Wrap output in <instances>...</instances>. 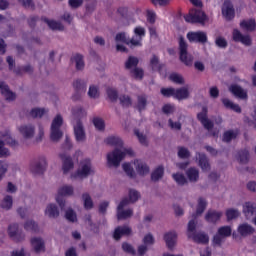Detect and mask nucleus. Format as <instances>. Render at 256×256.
Instances as JSON below:
<instances>
[{
  "instance_id": "36",
  "label": "nucleus",
  "mask_w": 256,
  "mask_h": 256,
  "mask_svg": "<svg viewBox=\"0 0 256 256\" xmlns=\"http://www.w3.org/2000/svg\"><path fill=\"white\" fill-rule=\"evenodd\" d=\"M0 207L4 209V211H11V209H13V196L6 195L0 202Z\"/></svg>"
},
{
  "instance_id": "42",
  "label": "nucleus",
  "mask_w": 256,
  "mask_h": 256,
  "mask_svg": "<svg viewBox=\"0 0 256 256\" xmlns=\"http://www.w3.org/2000/svg\"><path fill=\"white\" fill-rule=\"evenodd\" d=\"M192 15L196 23H205L207 21V15L202 10L194 9L192 10Z\"/></svg>"
},
{
  "instance_id": "64",
  "label": "nucleus",
  "mask_w": 256,
  "mask_h": 256,
  "mask_svg": "<svg viewBox=\"0 0 256 256\" xmlns=\"http://www.w3.org/2000/svg\"><path fill=\"white\" fill-rule=\"evenodd\" d=\"M135 79H143V68L136 67L130 71Z\"/></svg>"
},
{
  "instance_id": "8",
  "label": "nucleus",
  "mask_w": 256,
  "mask_h": 256,
  "mask_svg": "<svg viewBox=\"0 0 256 256\" xmlns=\"http://www.w3.org/2000/svg\"><path fill=\"white\" fill-rule=\"evenodd\" d=\"M208 109L206 106L202 107V111L197 114V119L200 121V123L203 125L204 129L207 131H212L213 127H215V124H213V121L209 119V116L207 115Z\"/></svg>"
},
{
  "instance_id": "26",
  "label": "nucleus",
  "mask_w": 256,
  "mask_h": 256,
  "mask_svg": "<svg viewBox=\"0 0 256 256\" xmlns=\"http://www.w3.org/2000/svg\"><path fill=\"white\" fill-rule=\"evenodd\" d=\"M134 165H135V169H136L138 175H141L142 177L145 175H148L149 166L145 162L136 160L134 162Z\"/></svg>"
},
{
  "instance_id": "2",
  "label": "nucleus",
  "mask_w": 256,
  "mask_h": 256,
  "mask_svg": "<svg viewBox=\"0 0 256 256\" xmlns=\"http://www.w3.org/2000/svg\"><path fill=\"white\" fill-rule=\"evenodd\" d=\"M63 126V117L58 114L52 121L50 128V141L52 143H59L63 139V131L61 127Z\"/></svg>"
},
{
  "instance_id": "4",
  "label": "nucleus",
  "mask_w": 256,
  "mask_h": 256,
  "mask_svg": "<svg viewBox=\"0 0 256 256\" xmlns=\"http://www.w3.org/2000/svg\"><path fill=\"white\" fill-rule=\"evenodd\" d=\"M0 137L4 139V141L0 140V157H10L11 152L5 147V143L9 145V147H19V142L7 132L1 134Z\"/></svg>"
},
{
  "instance_id": "62",
  "label": "nucleus",
  "mask_w": 256,
  "mask_h": 256,
  "mask_svg": "<svg viewBox=\"0 0 256 256\" xmlns=\"http://www.w3.org/2000/svg\"><path fill=\"white\" fill-rule=\"evenodd\" d=\"M122 251H124V253H128L129 255H135V253H136L135 248L133 247V245H131L128 242H123L122 243Z\"/></svg>"
},
{
  "instance_id": "57",
  "label": "nucleus",
  "mask_w": 256,
  "mask_h": 256,
  "mask_svg": "<svg viewBox=\"0 0 256 256\" xmlns=\"http://www.w3.org/2000/svg\"><path fill=\"white\" fill-rule=\"evenodd\" d=\"M123 171L130 177V179H135V170L131 167V164L129 163H124L122 165Z\"/></svg>"
},
{
  "instance_id": "20",
  "label": "nucleus",
  "mask_w": 256,
  "mask_h": 256,
  "mask_svg": "<svg viewBox=\"0 0 256 256\" xmlns=\"http://www.w3.org/2000/svg\"><path fill=\"white\" fill-rule=\"evenodd\" d=\"M164 241L169 251H173L175 245H177V232L172 231L164 234Z\"/></svg>"
},
{
  "instance_id": "14",
  "label": "nucleus",
  "mask_w": 256,
  "mask_h": 256,
  "mask_svg": "<svg viewBox=\"0 0 256 256\" xmlns=\"http://www.w3.org/2000/svg\"><path fill=\"white\" fill-rule=\"evenodd\" d=\"M23 139L29 141L35 137V125L34 124H23L19 129Z\"/></svg>"
},
{
  "instance_id": "30",
  "label": "nucleus",
  "mask_w": 256,
  "mask_h": 256,
  "mask_svg": "<svg viewBox=\"0 0 256 256\" xmlns=\"http://www.w3.org/2000/svg\"><path fill=\"white\" fill-rule=\"evenodd\" d=\"M186 177L190 183H197L199 181V169L191 167L186 171Z\"/></svg>"
},
{
  "instance_id": "5",
  "label": "nucleus",
  "mask_w": 256,
  "mask_h": 256,
  "mask_svg": "<svg viewBox=\"0 0 256 256\" xmlns=\"http://www.w3.org/2000/svg\"><path fill=\"white\" fill-rule=\"evenodd\" d=\"M89 175H95V170L91 165V160H85L81 163L80 168L77 170V173L73 174L71 177L74 179H87Z\"/></svg>"
},
{
  "instance_id": "23",
  "label": "nucleus",
  "mask_w": 256,
  "mask_h": 256,
  "mask_svg": "<svg viewBox=\"0 0 256 256\" xmlns=\"http://www.w3.org/2000/svg\"><path fill=\"white\" fill-rule=\"evenodd\" d=\"M205 209H207V200L205 198L200 197L198 199V204L196 208V212L191 215L194 219H197L198 217H201L203 213H205Z\"/></svg>"
},
{
  "instance_id": "13",
  "label": "nucleus",
  "mask_w": 256,
  "mask_h": 256,
  "mask_svg": "<svg viewBox=\"0 0 256 256\" xmlns=\"http://www.w3.org/2000/svg\"><path fill=\"white\" fill-rule=\"evenodd\" d=\"M222 15L225 17L226 21H233L235 19V8L231 1H225L222 6Z\"/></svg>"
},
{
  "instance_id": "9",
  "label": "nucleus",
  "mask_w": 256,
  "mask_h": 256,
  "mask_svg": "<svg viewBox=\"0 0 256 256\" xmlns=\"http://www.w3.org/2000/svg\"><path fill=\"white\" fill-rule=\"evenodd\" d=\"M115 41L117 43L121 42L125 43L126 45H130L131 49H134V47H141V40H134L133 38L129 40L127 39V35L125 34V32H120L116 34Z\"/></svg>"
},
{
  "instance_id": "49",
  "label": "nucleus",
  "mask_w": 256,
  "mask_h": 256,
  "mask_svg": "<svg viewBox=\"0 0 256 256\" xmlns=\"http://www.w3.org/2000/svg\"><path fill=\"white\" fill-rule=\"evenodd\" d=\"M169 80L176 85H185V78L181 74L172 73L169 75Z\"/></svg>"
},
{
  "instance_id": "33",
  "label": "nucleus",
  "mask_w": 256,
  "mask_h": 256,
  "mask_svg": "<svg viewBox=\"0 0 256 256\" xmlns=\"http://www.w3.org/2000/svg\"><path fill=\"white\" fill-rule=\"evenodd\" d=\"M150 67H151L152 71H162L163 68L165 67V64H162L159 61V57L157 55L153 54L150 59Z\"/></svg>"
},
{
  "instance_id": "6",
  "label": "nucleus",
  "mask_w": 256,
  "mask_h": 256,
  "mask_svg": "<svg viewBox=\"0 0 256 256\" xmlns=\"http://www.w3.org/2000/svg\"><path fill=\"white\" fill-rule=\"evenodd\" d=\"M47 169V158L40 156L38 160L31 164L30 171L33 175H43Z\"/></svg>"
},
{
  "instance_id": "24",
  "label": "nucleus",
  "mask_w": 256,
  "mask_h": 256,
  "mask_svg": "<svg viewBox=\"0 0 256 256\" xmlns=\"http://www.w3.org/2000/svg\"><path fill=\"white\" fill-rule=\"evenodd\" d=\"M222 216V212H217V210H208L205 215V221H207V223H217Z\"/></svg>"
},
{
  "instance_id": "28",
  "label": "nucleus",
  "mask_w": 256,
  "mask_h": 256,
  "mask_svg": "<svg viewBox=\"0 0 256 256\" xmlns=\"http://www.w3.org/2000/svg\"><path fill=\"white\" fill-rule=\"evenodd\" d=\"M42 21H44V23H47L48 27L52 31H65V26L61 24V22L49 20V18H42Z\"/></svg>"
},
{
  "instance_id": "56",
  "label": "nucleus",
  "mask_w": 256,
  "mask_h": 256,
  "mask_svg": "<svg viewBox=\"0 0 256 256\" xmlns=\"http://www.w3.org/2000/svg\"><path fill=\"white\" fill-rule=\"evenodd\" d=\"M172 177L178 185L183 186V185H187V183H188L187 178L185 177V175H183L181 173L173 174Z\"/></svg>"
},
{
  "instance_id": "10",
  "label": "nucleus",
  "mask_w": 256,
  "mask_h": 256,
  "mask_svg": "<svg viewBox=\"0 0 256 256\" xmlns=\"http://www.w3.org/2000/svg\"><path fill=\"white\" fill-rule=\"evenodd\" d=\"M187 39L190 43H201L202 45H205V43H207V33L203 31L189 32L187 34Z\"/></svg>"
},
{
  "instance_id": "44",
  "label": "nucleus",
  "mask_w": 256,
  "mask_h": 256,
  "mask_svg": "<svg viewBox=\"0 0 256 256\" xmlns=\"http://www.w3.org/2000/svg\"><path fill=\"white\" fill-rule=\"evenodd\" d=\"M76 71H83L85 69V61L83 60V55L76 54L73 57Z\"/></svg>"
},
{
  "instance_id": "43",
  "label": "nucleus",
  "mask_w": 256,
  "mask_h": 256,
  "mask_svg": "<svg viewBox=\"0 0 256 256\" xmlns=\"http://www.w3.org/2000/svg\"><path fill=\"white\" fill-rule=\"evenodd\" d=\"M241 29H244V31H255L256 28V22L255 19H250L248 21L243 20L240 22Z\"/></svg>"
},
{
  "instance_id": "39",
  "label": "nucleus",
  "mask_w": 256,
  "mask_h": 256,
  "mask_svg": "<svg viewBox=\"0 0 256 256\" xmlns=\"http://www.w3.org/2000/svg\"><path fill=\"white\" fill-rule=\"evenodd\" d=\"M136 109L139 111V113H143V111H145V109H147V96L146 95H139L137 97Z\"/></svg>"
},
{
  "instance_id": "52",
  "label": "nucleus",
  "mask_w": 256,
  "mask_h": 256,
  "mask_svg": "<svg viewBox=\"0 0 256 256\" xmlns=\"http://www.w3.org/2000/svg\"><path fill=\"white\" fill-rule=\"evenodd\" d=\"M128 196H129L128 200L132 204L137 203L139 199H141V194L139 193V191L135 189H130Z\"/></svg>"
},
{
  "instance_id": "41",
  "label": "nucleus",
  "mask_w": 256,
  "mask_h": 256,
  "mask_svg": "<svg viewBox=\"0 0 256 256\" xmlns=\"http://www.w3.org/2000/svg\"><path fill=\"white\" fill-rule=\"evenodd\" d=\"M197 218L192 217V219L188 222L187 226V237L191 239L195 234V230L197 229Z\"/></svg>"
},
{
  "instance_id": "46",
  "label": "nucleus",
  "mask_w": 256,
  "mask_h": 256,
  "mask_svg": "<svg viewBox=\"0 0 256 256\" xmlns=\"http://www.w3.org/2000/svg\"><path fill=\"white\" fill-rule=\"evenodd\" d=\"M71 195H73L72 186H62L58 189L57 197H71Z\"/></svg>"
},
{
  "instance_id": "45",
  "label": "nucleus",
  "mask_w": 256,
  "mask_h": 256,
  "mask_svg": "<svg viewBox=\"0 0 256 256\" xmlns=\"http://www.w3.org/2000/svg\"><path fill=\"white\" fill-rule=\"evenodd\" d=\"M106 94L111 103H117V100L119 99V92H117V89L108 87L106 89Z\"/></svg>"
},
{
  "instance_id": "34",
  "label": "nucleus",
  "mask_w": 256,
  "mask_h": 256,
  "mask_svg": "<svg viewBox=\"0 0 256 256\" xmlns=\"http://www.w3.org/2000/svg\"><path fill=\"white\" fill-rule=\"evenodd\" d=\"M117 219L118 221H125V219H131L133 217V209L128 208V209H121L117 210Z\"/></svg>"
},
{
  "instance_id": "60",
  "label": "nucleus",
  "mask_w": 256,
  "mask_h": 256,
  "mask_svg": "<svg viewBox=\"0 0 256 256\" xmlns=\"http://www.w3.org/2000/svg\"><path fill=\"white\" fill-rule=\"evenodd\" d=\"M93 125L98 129V131H105V121L102 118L95 117L93 119Z\"/></svg>"
},
{
  "instance_id": "27",
  "label": "nucleus",
  "mask_w": 256,
  "mask_h": 256,
  "mask_svg": "<svg viewBox=\"0 0 256 256\" xmlns=\"http://www.w3.org/2000/svg\"><path fill=\"white\" fill-rule=\"evenodd\" d=\"M238 233L241 235V237H248V235H253L255 233V228L247 223H244L238 227Z\"/></svg>"
},
{
  "instance_id": "25",
  "label": "nucleus",
  "mask_w": 256,
  "mask_h": 256,
  "mask_svg": "<svg viewBox=\"0 0 256 256\" xmlns=\"http://www.w3.org/2000/svg\"><path fill=\"white\" fill-rule=\"evenodd\" d=\"M189 87H181L175 89L174 98L178 101H183L185 99H189Z\"/></svg>"
},
{
  "instance_id": "11",
  "label": "nucleus",
  "mask_w": 256,
  "mask_h": 256,
  "mask_svg": "<svg viewBox=\"0 0 256 256\" xmlns=\"http://www.w3.org/2000/svg\"><path fill=\"white\" fill-rule=\"evenodd\" d=\"M133 235V230L129 226H118L115 228L114 233H113V239L115 241H121V238L123 236L129 237Z\"/></svg>"
},
{
  "instance_id": "15",
  "label": "nucleus",
  "mask_w": 256,
  "mask_h": 256,
  "mask_svg": "<svg viewBox=\"0 0 256 256\" xmlns=\"http://www.w3.org/2000/svg\"><path fill=\"white\" fill-rule=\"evenodd\" d=\"M196 159L198 161L199 167L204 173L211 171V164L209 163V158L204 153L197 152Z\"/></svg>"
},
{
  "instance_id": "48",
  "label": "nucleus",
  "mask_w": 256,
  "mask_h": 256,
  "mask_svg": "<svg viewBox=\"0 0 256 256\" xmlns=\"http://www.w3.org/2000/svg\"><path fill=\"white\" fill-rule=\"evenodd\" d=\"M137 65H139V58L135 56H129L125 62L126 69H133V68L135 69L137 68Z\"/></svg>"
},
{
  "instance_id": "17",
  "label": "nucleus",
  "mask_w": 256,
  "mask_h": 256,
  "mask_svg": "<svg viewBox=\"0 0 256 256\" xmlns=\"http://www.w3.org/2000/svg\"><path fill=\"white\" fill-rule=\"evenodd\" d=\"M233 40L236 41V43H242L243 45H246V47H250L251 45V36L242 35L241 31L237 29L233 30Z\"/></svg>"
},
{
  "instance_id": "12",
  "label": "nucleus",
  "mask_w": 256,
  "mask_h": 256,
  "mask_svg": "<svg viewBox=\"0 0 256 256\" xmlns=\"http://www.w3.org/2000/svg\"><path fill=\"white\" fill-rule=\"evenodd\" d=\"M74 135L78 143H84L85 139H87L85 127L83 126V122H81V120H77L76 125H74Z\"/></svg>"
},
{
  "instance_id": "47",
  "label": "nucleus",
  "mask_w": 256,
  "mask_h": 256,
  "mask_svg": "<svg viewBox=\"0 0 256 256\" xmlns=\"http://www.w3.org/2000/svg\"><path fill=\"white\" fill-rule=\"evenodd\" d=\"M164 173H165V170L163 169V167L156 168L151 174V181H153L154 183H157V181H159L160 179H163Z\"/></svg>"
},
{
  "instance_id": "18",
  "label": "nucleus",
  "mask_w": 256,
  "mask_h": 256,
  "mask_svg": "<svg viewBox=\"0 0 256 256\" xmlns=\"http://www.w3.org/2000/svg\"><path fill=\"white\" fill-rule=\"evenodd\" d=\"M30 243L32 245V249L37 254L39 253H45V241L41 237H33L30 240Z\"/></svg>"
},
{
  "instance_id": "21",
  "label": "nucleus",
  "mask_w": 256,
  "mask_h": 256,
  "mask_svg": "<svg viewBox=\"0 0 256 256\" xmlns=\"http://www.w3.org/2000/svg\"><path fill=\"white\" fill-rule=\"evenodd\" d=\"M243 213L246 219H255L256 217V203L246 202L243 206Z\"/></svg>"
},
{
  "instance_id": "3",
  "label": "nucleus",
  "mask_w": 256,
  "mask_h": 256,
  "mask_svg": "<svg viewBox=\"0 0 256 256\" xmlns=\"http://www.w3.org/2000/svg\"><path fill=\"white\" fill-rule=\"evenodd\" d=\"M187 49V42H185V38L181 36L179 40V59L181 63H184V65H186V67H192L194 57L193 55L189 54Z\"/></svg>"
},
{
  "instance_id": "63",
  "label": "nucleus",
  "mask_w": 256,
  "mask_h": 256,
  "mask_svg": "<svg viewBox=\"0 0 256 256\" xmlns=\"http://www.w3.org/2000/svg\"><path fill=\"white\" fill-rule=\"evenodd\" d=\"M18 3H21L22 7H25V9L35 11V2H33V0H18Z\"/></svg>"
},
{
  "instance_id": "35",
  "label": "nucleus",
  "mask_w": 256,
  "mask_h": 256,
  "mask_svg": "<svg viewBox=\"0 0 256 256\" xmlns=\"http://www.w3.org/2000/svg\"><path fill=\"white\" fill-rule=\"evenodd\" d=\"M82 201L84 209H86V211H91V209L95 207V204L93 203V198H91V195L87 192L82 194Z\"/></svg>"
},
{
  "instance_id": "1",
  "label": "nucleus",
  "mask_w": 256,
  "mask_h": 256,
  "mask_svg": "<svg viewBox=\"0 0 256 256\" xmlns=\"http://www.w3.org/2000/svg\"><path fill=\"white\" fill-rule=\"evenodd\" d=\"M105 143L116 147L106 156L108 167H115V169H117V167L121 165V161H123L127 155H129V157H133V155H135L133 149L123 147V139L119 136H109L106 138Z\"/></svg>"
},
{
  "instance_id": "29",
  "label": "nucleus",
  "mask_w": 256,
  "mask_h": 256,
  "mask_svg": "<svg viewBox=\"0 0 256 256\" xmlns=\"http://www.w3.org/2000/svg\"><path fill=\"white\" fill-rule=\"evenodd\" d=\"M195 243H201L202 245H207L209 243V235L205 232L194 233L191 237Z\"/></svg>"
},
{
  "instance_id": "54",
  "label": "nucleus",
  "mask_w": 256,
  "mask_h": 256,
  "mask_svg": "<svg viewBox=\"0 0 256 256\" xmlns=\"http://www.w3.org/2000/svg\"><path fill=\"white\" fill-rule=\"evenodd\" d=\"M46 113L47 110H45L44 108H34L30 111V115L31 117H33V119H41V117H43Z\"/></svg>"
},
{
  "instance_id": "22",
  "label": "nucleus",
  "mask_w": 256,
  "mask_h": 256,
  "mask_svg": "<svg viewBox=\"0 0 256 256\" xmlns=\"http://www.w3.org/2000/svg\"><path fill=\"white\" fill-rule=\"evenodd\" d=\"M230 93L234 95L235 97H238V99H247V90L243 89L239 84H232L229 87Z\"/></svg>"
},
{
  "instance_id": "32",
  "label": "nucleus",
  "mask_w": 256,
  "mask_h": 256,
  "mask_svg": "<svg viewBox=\"0 0 256 256\" xmlns=\"http://www.w3.org/2000/svg\"><path fill=\"white\" fill-rule=\"evenodd\" d=\"M73 88L75 89L76 93H85V91H87V80L76 79L73 82Z\"/></svg>"
},
{
  "instance_id": "16",
  "label": "nucleus",
  "mask_w": 256,
  "mask_h": 256,
  "mask_svg": "<svg viewBox=\"0 0 256 256\" xmlns=\"http://www.w3.org/2000/svg\"><path fill=\"white\" fill-rule=\"evenodd\" d=\"M45 215L48 219H59L61 212L59 211V206L55 203H50L46 206Z\"/></svg>"
},
{
  "instance_id": "50",
  "label": "nucleus",
  "mask_w": 256,
  "mask_h": 256,
  "mask_svg": "<svg viewBox=\"0 0 256 256\" xmlns=\"http://www.w3.org/2000/svg\"><path fill=\"white\" fill-rule=\"evenodd\" d=\"M65 219L70 223H76L77 221V213L73 208H68L65 210Z\"/></svg>"
},
{
  "instance_id": "19",
  "label": "nucleus",
  "mask_w": 256,
  "mask_h": 256,
  "mask_svg": "<svg viewBox=\"0 0 256 256\" xmlns=\"http://www.w3.org/2000/svg\"><path fill=\"white\" fill-rule=\"evenodd\" d=\"M60 159L63 162V173L65 175H67V173H69V171H71V169H73V167H75V164L73 163V159L71 158V156L63 153V154H59Z\"/></svg>"
},
{
  "instance_id": "31",
  "label": "nucleus",
  "mask_w": 256,
  "mask_h": 256,
  "mask_svg": "<svg viewBox=\"0 0 256 256\" xmlns=\"http://www.w3.org/2000/svg\"><path fill=\"white\" fill-rule=\"evenodd\" d=\"M24 229L25 231H28V233H39V224L35 220H27L24 223Z\"/></svg>"
},
{
  "instance_id": "37",
  "label": "nucleus",
  "mask_w": 256,
  "mask_h": 256,
  "mask_svg": "<svg viewBox=\"0 0 256 256\" xmlns=\"http://www.w3.org/2000/svg\"><path fill=\"white\" fill-rule=\"evenodd\" d=\"M236 159L240 165H247L249 163V150L238 151Z\"/></svg>"
},
{
  "instance_id": "61",
  "label": "nucleus",
  "mask_w": 256,
  "mask_h": 256,
  "mask_svg": "<svg viewBox=\"0 0 256 256\" xmlns=\"http://www.w3.org/2000/svg\"><path fill=\"white\" fill-rule=\"evenodd\" d=\"M88 97H90V99H98L99 88L95 85H91L88 90Z\"/></svg>"
},
{
  "instance_id": "40",
  "label": "nucleus",
  "mask_w": 256,
  "mask_h": 256,
  "mask_svg": "<svg viewBox=\"0 0 256 256\" xmlns=\"http://www.w3.org/2000/svg\"><path fill=\"white\" fill-rule=\"evenodd\" d=\"M239 135V132L237 130H228L224 132L222 141L224 143H231L233 139H237V136Z\"/></svg>"
},
{
  "instance_id": "59",
  "label": "nucleus",
  "mask_w": 256,
  "mask_h": 256,
  "mask_svg": "<svg viewBox=\"0 0 256 256\" xmlns=\"http://www.w3.org/2000/svg\"><path fill=\"white\" fill-rule=\"evenodd\" d=\"M119 101L122 107H131V105H133V101L131 100V97H129L128 95L120 96Z\"/></svg>"
},
{
  "instance_id": "53",
  "label": "nucleus",
  "mask_w": 256,
  "mask_h": 256,
  "mask_svg": "<svg viewBox=\"0 0 256 256\" xmlns=\"http://www.w3.org/2000/svg\"><path fill=\"white\" fill-rule=\"evenodd\" d=\"M241 215L238 209L230 208L226 210V217L228 221H233V219H237Z\"/></svg>"
},
{
  "instance_id": "55",
  "label": "nucleus",
  "mask_w": 256,
  "mask_h": 256,
  "mask_svg": "<svg viewBox=\"0 0 256 256\" xmlns=\"http://www.w3.org/2000/svg\"><path fill=\"white\" fill-rule=\"evenodd\" d=\"M231 233V226H222L218 229V234L224 239H227V237H231Z\"/></svg>"
},
{
  "instance_id": "58",
  "label": "nucleus",
  "mask_w": 256,
  "mask_h": 256,
  "mask_svg": "<svg viewBox=\"0 0 256 256\" xmlns=\"http://www.w3.org/2000/svg\"><path fill=\"white\" fill-rule=\"evenodd\" d=\"M224 242L225 238H223V236H221V234H219L218 232L216 235L213 236L212 245L214 247H221V245H223Z\"/></svg>"
},
{
  "instance_id": "38",
  "label": "nucleus",
  "mask_w": 256,
  "mask_h": 256,
  "mask_svg": "<svg viewBox=\"0 0 256 256\" xmlns=\"http://www.w3.org/2000/svg\"><path fill=\"white\" fill-rule=\"evenodd\" d=\"M222 103L226 109H231V111H235V113H241V106L233 103L229 98H223Z\"/></svg>"
},
{
  "instance_id": "7",
  "label": "nucleus",
  "mask_w": 256,
  "mask_h": 256,
  "mask_svg": "<svg viewBox=\"0 0 256 256\" xmlns=\"http://www.w3.org/2000/svg\"><path fill=\"white\" fill-rule=\"evenodd\" d=\"M8 234L12 241L15 243H21V241H25V233L19 229L18 223L10 224L8 227Z\"/></svg>"
},
{
  "instance_id": "51",
  "label": "nucleus",
  "mask_w": 256,
  "mask_h": 256,
  "mask_svg": "<svg viewBox=\"0 0 256 256\" xmlns=\"http://www.w3.org/2000/svg\"><path fill=\"white\" fill-rule=\"evenodd\" d=\"M177 149H178L177 155L179 159H189V157H191V152L186 147L178 146Z\"/></svg>"
}]
</instances>
